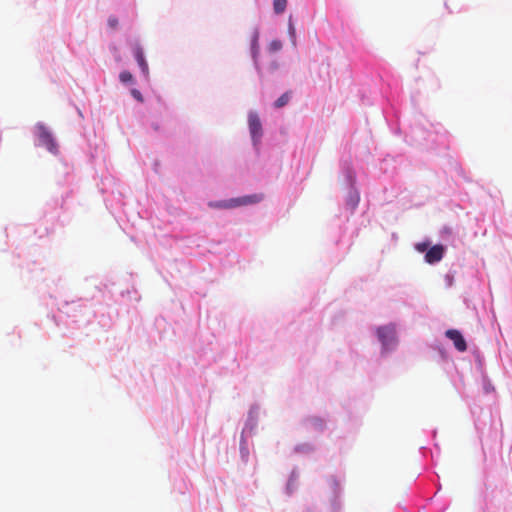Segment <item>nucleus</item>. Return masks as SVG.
I'll return each instance as SVG.
<instances>
[{
	"label": "nucleus",
	"instance_id": "nucleus-1",
	"mask_svg": "<svg viewBox=\"0 0 512 512\" xmlns=\"http://www.w3.org/2000/svg\"><path fill=\"white\" fill-rule=\"evenodd\" d=\"M262 200H263L262 194H253V195L244 196V197H240V198L230 199L229 201L211 203L210 206L213 208L229 209V208H234V207L242 206V205L255 204Z\"/></svg>",
	"mask_w": 512,
	"mask_h": 512
},
{
	"label": "nucleus",
	"instance_id": "nucleus-2",
	"mask_svg": "<svg viewBox=\"0 0 512 512\" xmlns=\"http://www.w3.org/2000/svg\"><path fill=\"white\" fill-rule=\"evenodd\" d=\"M36 129L40 145L45 146L50 152L56 153L57 144L50 131L43 124H38Z\"/></svg>",
	"mask_w": 512,
	"mask_h": 512
},
{
	"label": "nucleus",
	"instance_id": "nucleus-3",
	"mask_svg": "<svg viewBox=\"0 0 512 512\" xmlns=\"http://www.w3.org/2000/svg\"><path fill=\"white\" fill-rule=\"evenodd\" d=\"M249 131L254 144H256L262 136V124L259 116L251 112L248 116Z\"/></svg>",
	"mask_w": 512,
	"mask_h": 512
},
{
	"label": "nucleus",
	"instance_id": "nucleus-4",
	"mask_svg": "<svg viewBox=\"0 0 512 512\" xmlns=\"http://www.w3.org/2000/svg\"><path fill=\"white\" fill-rule=\"evenodd\" d=\"M377 336L382 345L388 348L395 341V328L391 325L379 327Z\"/></svg>",
	"mask_w": 512,
	"mask_h": 512
},
{
	"label": "nucleus",
	"instance_id": "nucleus-5",
	"mask_svg": "<svg viewBox=\"0 0 512 512\" xmlns=\"http://www.w3.org/2000/svg\"><path fill=\"white\" fill-rule=\"evenodd\" d=\"M445 335L447 338H449L455 348L460 351V352H464L467 350V344H466V341L465 339L463 338L462 334L460 333V331L456 330V329H449L445 332Z\"/></svg>",
	"mask_w": 512,
	"mask_h": 512
},
{
	"label": "nucleus",
	"instance_id": "nucleus-6",
	"mask_svg": "<svg viewBox=\"0 0 512 512\" xmlns=\"http://www.w3.org/2000/svg\"><path fill=\"white\" fill-rule=\"evenodd\" d=\"M444 247L440 244L432 246L425 254V261L429 264L439 262L444 255Z\"/></svg>",
	"mask_w": 512,
	"mask_h": 512
},
{
	"label": "nucleus",
	"instance_id": "nucleus-7",
	"mask_svg": "<svg viewBox=\"0 0 512 512\" xmlns=\"http://www.w3.org/2000/svg\"><path fill=\"white\" fill-rule=\"evenodd\" d=\"M134 56H135V59L139 65L140 69L142 70V72L145 75H148V72H149L148 64L145 60L143 50L139 45L134 47Z\"/></svg>",
	"mask_w": 512,
	"mask_h": 512
},
{
	"label": "nucleus",
	"instance_id": "nucleus-8",
	"mask_svg": "<svg viewBox=\"0 0 512 512\" xmlns=\"http://www.w3.org/2000/svg\"><path fill=\"white\" fill-rule=\"evenodd\" d=\"M291 91H287L284 94H282L275 102L274 107L275 108H282L285 105H287L291 99Z\"/></svg>",
	"mask_w": 512,
	"mask_h": 512
},
{
	"label": "nucleus",
	"instance_id": "nucleus-9",
	"mask_svg": "<svg viewBox=\"0 0 512 512\" xmlns=\"http://www.w3.org/2000/svg\"><path fill=\"white\" fill-rule=\"evenodd\" d=\"M287 6V0H274L273 9L276 14H281L285 11Z\"/></svg>",
	"mask_w": 512,
	"mask_h": 512
},
{
	"label": "nucleus",
	"instance_id": "nucleus-10",
	"mask_svg": "<svg viewBox=\"0 0 512 512\" xmlns=\"http://www.w3.org/2000/svg\"><path fill=\"white\" fill-rule=\"evenodd\" d=\"M259 51L258 46V33L254 32L251 38V54L252 57L255 59Z\"/></svg>",
	"mask_w": 512,
	"mask_h": 512
},
{
	"label": "nucleus",
	"instance_id": "nucleus-11",
	"mask_svg": "<svg viewBox=\"0 0 512 512\" xmlns=\"http://www.w3.org/2000/svg\"><path fill=\"white\" fill-rule=\"evenodd\" d=\"M119 79L123 83H128L133 80V76L129 71H122L119 75Z\"/></svg>",
	"mask_w": 512,
	"mask_h": 512
},
{
	"label": "nucleus",
	"instance_id": "nucleus-12",
	"mask_svg": "<svg viewBox=\"0 0 512 512\" xmlns=\"http://www.w3.org/2000/svg\"><path fill=\"white\" fill-rule=\"evenodd\" d=\"M131 94H132V96H133L136 100H138V101H140V102H142V101H143L142 94H141V92H140L139 90H137V89H132V90H131Z\"/></svg>",
	"mask_w": 512,
	"mask_h": 512
},
{
	"label": "nucleus",
	"instance_id": "nucleus-13",
	"mask_svg": "<svg viewBox=\"0 0 512 512\" xmlns=\"http://www.w3.org/2000/svg\"><path fill=\"white\" fill-rule=\"evenodd\" d=\"M108 25L109 27H111L112 29H115L117 26H118V20L116 17H109L108 19Z\"/></svg>",
	"mask_w": 512,
	"mask_h": 512
},
{
	"label": "nucleus",
	"instance_id": "nucleus-14",
	"mask_svg": "<svg viewBox=\"0 0 512 512\" xmlns=\"http://www.w3.org/2000/svg\"><path fill=\"white\" fill-rule=\"evenodd\" d=\"M428 248V244L427 243H418L416 245V249L419 251V252H425Z\"/></svg>",
	"mask_w": 512,
	"mask_h": 512
},
{
	"label": "nucleus",
	"instance_id": "nucleus-15",
	"mask_svg": "<svg viewBox=\"0 0 512 512\" xmlns=\"http://www.w3.org/2000/svg\"><path fill=\"white\" fill-rule=\"evenodd\" d=\"M271 47H272L274 50H279V49L281 48V43H280V42H277V41H274V42H272Z\"/></svg>",
	"mask_w": 512,
	"mask_h": 512
},
{
	"label": "nucleus",
	"instance_id": "nucleus-16",
	"mask_svg": "<svg viewBox=\"0 0 512 512\" xmlns=\"http://www.w3.org/2000/svg\"><path fill=\"white\" fill-rule=\"evenodd\" d=\"M289 32L293 37L295 36V28L291 22L289 23Z\"/></svg>",
	"mask_w": 512,
	"mask_h": 512
}]
</instances>
